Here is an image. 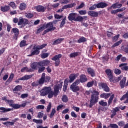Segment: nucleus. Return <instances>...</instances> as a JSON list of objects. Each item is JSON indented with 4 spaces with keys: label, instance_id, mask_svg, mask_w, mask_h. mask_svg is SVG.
Segmentation results:
<instances>
[{
    "label": "nucleus",
    "instance_id": "obj_20",
    "mask_svg": "<svg viewBox=\"0 0 128 128\" xmlns=\"http://www.w3.org/2000/svg\"><path fill=\"white\" fill-rule=\"evenodd\" d=\"M74 6H76V4L73 3L72 4H68L67 5H65L64 6H62V9L63 10H66V8H70Z\"/></svg>",
    "mask_w": 128,
    "mask_h": 128
},
{
    "label": "nucleus",
    "instance_id": "obj_44",
    "mask_svg": "<svg viewBox=\"0 0 128 128\" xmlns=\"http://www.w3.org/2000/svg\"><path fill=\"white\" fill-rule=\"evenodd\" d=\"M14 122H3V124H5V126H14Z\"/></svg>",
    "mask_w": 128,
    "mask_h": 128
},
{
    "label": "nucleus",
    "instance_id": "obj_14",
    "mask_svg": "<svg viewBox=\"0 0 128 128\" xmlns=\"http://www.w3.org/2000/svg\"><path fill=\"white\" fill-rule=\"evenodd\" d=\"M88 14L93 18H96V16H98V12L94 11L88 12Z\"/></svg>",
    "mask_w": 128,
    "mask_h": 128
},
{
    "label": "nucleus",
    "instance_id": "obj_16",
    "mask_svg": "<svg viewBox=\"0 0 128 128\" xmlns=\"http://www.w3.org/2000/svg\"><path fill=\"white\" fill-rule=\"evenodd\" d=\"M80 82H88V78L86 75L82 74L80 76Z\"/></svg>",
    "mask_w": 128,
    "mask_h": 128
},
{
    "label": "nucleus",
    "instance_id": "obj_42",
    "mask_svg": "<svg viewBox=\"0 0 128 128\" xmlns=\"http://www.w3.org/2000/svg\"><path fill=\"white\" fill-rule=\"evenodd\" d=\"M75 22H82V16H76L75 20Z\"/></svg>",
    "mask_w": 128,
    "mask_h": 128
},
{
    "label": "nucleus",
    "instance_id": "obj_26",
    "mask_svg": "<svg viewBox=\"0 0 128 128\" xmlns=\"http://www.w3.org/2000/svg\"><path fill=\"white\" fill-rule=\"evenodd\" d=\"M88 72L92 76H94V70L91 68H88Z\"/></svg>",
    "mask_w": 128,
    "mask_h": 128
},
{
    "label": "nucleus",
    "instance_id": "obj_30",
    "mask_svg": "<svg viewBox=\"0 0 128 128\" xmlns=\"http://www.w3.org/2000/svg\"><path fill=\"white\" fill-rule=\"evenodd\" d=\"M22 88V86L18 85L16 86L14 89H13V92H20V90Z\"/></svg>",
    "mask_w": 128,
    "mask_h": 128
},
{
    "label": "nucleus",
    "instance_id": "obj_11",
    "mask_svg": "<svg viewBox=\"0 0 128 128\" xmlns=\"http://www.w3.org/2000/svg\"><path fill=\"white\" fill-rule=\"evenodd\" d=\"M78 74H71L70 76H69V82L72 83V82H74V80H76V78H78Z\"/></svg>",
    "mask_w": 128,
    "mask_h": 128
},
{
    "label": "nucleus",
    "instance_id": "obj_10",
    "mask_svg": "<svg viewBox=\"0 0 128 128\" xmlns=\"http://www.w3.org/2000/svg\"><path fill=\"white\" fill-rule=\"evenodd\" d=\"M78 16V14L76 13H70L69 14V16H68V20H70V22L74 20V22H76V18Z\"/></svg>",
    "mask_w": 128,
    "mask_h": 128
},
{
    "label": "nucleus",
    "instance_id": "obj_50",
    "mask_svg": "<svg viewBox=\"0 0 128 128\" xmlns=\"http://www.w3.org/2000/svg\"><path fill=\"white\" fill-rule=\"evenodd\" d=\"M51 108H52V103L50 102L47 106L46 112H50Z\"/></svg>",
    "mask_w": 128,
    "mask_h": 128
},
{
    "label": "nucleus",
    "instance_id": "obj_61",
    "mask_svg": "<svg viewBox=\"0 0 128 128\" xmlns=\"http://www.w3.org/2000/svg\"><path fill=\"white\" fill-rule=\"evenodd\" d=\"M110 127L111 128H118V126L116 124H110Z\"/></svg>",
    "mask_w": 128,
    "mask_h": 128
},
{
    "label": "nucleus",
    "instance_id": "obj_13",
    "mask_svg": "<svg viewBox=\"0 0 128 128\" xmlns=\"http://www.w3.org/2000/svg\"><path fill=\"white\" fill-rule=\"evenodd\" d=\"M70 88L74 92H78V90H80V87H78V86H77L76 85H74V84H72L71 85Z\"/></svg>",
    "mask_w": 128,
    "mask_h": 128
},
{
    "label": "nucleus",
    "instance_id": "obj_9",
    "mask_svg": "<svg viewBox=\"0 0 128 128\" xmlns=\"http://www.w3.org/2000/svg\"><path fill=\"white\" fill-rule=\"evenodd\" d=\"M105 72L108 78H110V80L111 82H114V76H112V70L110 69H107L106 70Z\"/></svg>",
    "mask_w": 128,
    "mask_h": 128
},
{
    "label": "nucleus",
    "instance_id": "obj_45",
    "mask_svg": "<svg viewBox=\"0 0 128 128\" xmlns=\"http://www.w3.org/2000/svg\"><path fill=\"white\" fill-rule=\"evenodd\" d=\"M66 16H65L64 18L62 20V22L60 23V28H62L66 24Z\"/></svg>",
    "mask_w": 128,
    "mask_h": 128
},
{
    "label": "nucleus",
    "instance_id": "obj_32",
    "mask_svg": "<svg viewBox=\"0 0 128 128\" xmlns=\"http://www.w3.org/2000/svg\"><path fill=\"white\" fill-rule=\"evenodd\" d=\"M14 74H11L10 75V76L8 79L6 80V82L7 84H10V82H12V80L14 79Z\"/></svg>",
    "mask_w": 128,
    "mask_h": 128
},
{
    "label": "nucleus",
    "instance_id": "obj_52",
    "mask_svg": "<svg viewBox=\"0 0 128 128\" xmlns=\"http://www.w3.org/2000/svg\"><path fill=\"white\" fill-rule=\"evenodd\" d=\"M33 122H36V124H42V120L34 119Z\"/></svg>",
    "mask_w": 128,
    "mask_h": 128
},
{
    "label": "nucleus",
    "instance_id": "obj_2",
    "mask_svg": "<svg viewBox=\"0 0 128 128\" xmlns=\"http://www.w3.org/2000/svg\"><path fill=\"white\" fill-rule=\"evenodd\" d=\"M62 82H61L58 85H56L54 87V91L52 92V90L50 93H48V98H52L54 96H58V92H60L59 90L60 88H62Z\"/></svg>",
    "mask_w": 128,
    "mask_h": 128
},
{
    "label": "nucleus",
    "instance_id": "obj_58",
    "mask_svg": "<svg viewBox=\"0 0 128 128\" xmlns=\"http://www.w3.org/2000/svg\"><path fill=\"white\" fill-rule=\"evenodd\" d=\"M26 42L24 40H22V41H21V42H20V47L22 48L23 46H26Z\"/></svg>",
    "mask_w": 128,
    "mask_h": 128
},
{
    "label": "nucleus",
    "instance_id": "obj_24",
    "mask_svg": "<svg viewBox=\"0 0 128 128\" xmlns=\"http://www.w3.org/2000/svg\"><path fill=\"white\" fill-rule=\"evenodd\" d=\"M126 64H120L119 66L123 70H128V66H126Z\"/></svg>",
    "mask_w": 128,
    "mask_h": 128
},
{
    "label": "nucleus",
    "instance_id": "obj_1",
    "mask_svg": "<svg viewBox=\"0 0 128 128\" xmlns=\"http://www.w3.org/2000/svg\"><path fill=\"white\" fill-rule=\"evenodd\" d=\"M91 94H92L91 95V99L90 100V108H92V106L94 104L98 102V95L100 94L96 90H95L91 91Z\"/></svg>",
    "mask_w": 128,
    "mask_h": 128
},
{
    "label": "nucleus",
    "instance_id": "obj_36",
    "mask_svg": "<svg viewBox=\"0 0 128 128\" xmlns=\"http://www.w3.org/2000/svg\"><path fill=\"white\" fill-rule=\"evenodd\" d=\"M56 108H52L51 113L50 115V118H52V116H54V114H56Z\"/></svg>",
    "mask_w": 128,
    "mask_h": 128
},
{
    "label": "nucleus",
    "instance_id": "obj_19",
    "mask_svg": "<svg viewBox=\"0 0 128 128\" xmlns=\"http://www.w3.org/2000/svg\"><path fill=\"white\" fill-rule=\"evenodd\" d=\"M36 10L37 12H44V10H46V8H44V6H36Z\"/></svg>",
    "mask_w": 128,
    "mask_h": 128
},
{
    "label": "nucleus",
    "instance_id": "obj_41",
    "mask_svg": "<svg viewBox=\"0 0 128 128\" xmlns=\"http://www.w3.org/2000/svg\"><path fill=\"white\" fill-rule=\"evenodd\" d=\"M18 24V26H22V24H24V18H19Z\"/></svg>",
    "mask_w": 128,
    "mask_h": 128
},
{
    "label": "nucleus",
    "instance_id": "obj_31",
    "mask_svg": "<svg viewBox=\"0 0 128 128\" xmlns=\"http://www.w3.org/2000/svg\"><path fill=\"white\" fill-rule=\"evenodd\" d=\"M31 72L32 69L28 68V67H24L21 69V72Z\"/></svg>",
    "mask_w": 128,
    "mask_h": 128
},
{
    "label": "nucleus",
    "instance_id": "obj_5",
    "mask_svg": "<svg viewBox=\"0 0 128 128\" xmlns=\"http://www.w3.org/2000/svg\"><path fill=\"white\" fill-rule=\"evenodd\" d=\"M44 73H43L42 74L41 78L38 80L33 82L32 84V86L36 87V86H38L39 84H44Z\"/></svg>",
    "mask_w": 128,
    "mask_h": 128
},
{
    "label": "nucleus",
    "instance_id": "obj_54",
    "mask_svg": "<svg viewBox=\"0 0 128 128\" xmlns=\"http://www.w3.org/2000/svg\"><path fill=\"white\" fill-rule=\"evenodd\" d=\"M44 30V26H42L37 30L38 34H40L41 32H42Z\"/></svg>",
    "mask_w": 128,
    "mask_h": 128
},
{
    "label": "nucleus",
    "instance_id": "obj_12",
    "mask_svg": "<svg viewBox=\"0 0 128 128\" xmlns=\"http://www.w3.org/2000/svg\"><path fill=\"white\" fill-rule=\"evenodd\" d=\"M126 78L124 77L120 81V86L122 88H124V86H126Z\"/></svg>",
    "mask_w": 128,
    "mask_h": 128
},
{
    "label": "nucleus",
    "instance_id": "obj_18",
    "mask_svg": "<svg viewBox=\"0 0 128 128\" xmlns=\"http://www.w3.org/2000/svg\"><path fill=\"white\" fill-rule=\"evenodd\" d=\"M12 32L14 34L16 38H17L18 36V34H20V30L18 29V28H13L12 29Z\"/></svg>",
    "mask_w": 128,
    "mask_h": 128
},
{
    "label": "nucleus",
    "instance_id": "obj_4",
    "mask_svg": "<svg viewBox=\"0 0 128 128\" xmlns=\"http://www.w3.org/2000/svg\"><path fill=\"white\" fill-rule=\"evenodd\" d=\"M52 92V88L50 87L45 86L40 91V96H46Z\"/></svg>",
    "mask_w": 128,
    "mask_h": 128
},
{
    "label": "nucleus",
    "instance_id": "obj_56",
    "mask_svg": "<svg viewBox=\"0 0 128 128\" xmlns=\"http://www.w3.org/2000/svg\"><path fill=\"white\" fill-rule=\"evenodd\" d=\"M50 60H44L42 62V64L44 66H48V64H50Z\"/></svg>",
    "mask_w": 128,
    "mask_h": 128
},
{
    "label": "nucleus",
    "instance_id": "obj_49",
    "mask_svg": "<svg viewBox=\"0 0 128 128\" xmlns=\"http://www.w3.org/2000/svg\"><path fill=\"white\" fill-rule=\"evenodd\" d=\"M78 13L81 16H84V14H86V10H80V11H78Z\"/></svg>",
    "mask_w": 128,
    "mask_h": 128
},
{
    "label": "nucleus",
    "instance_id": "obj_55",
    "mask_svg": "<svg viewBox=\"0 0 128 128\" xmlns=\"http://www.w3.org/2000/svg\"><path fill=\"white\" fill-rule=\"evenodd\" d=\"M38 72L40 74V72H42L44 70H46V68L44 66H42V67H38Z\"/></svg>",
    "mask_w": 128,
    "mask_h": 128
},
{
    "label": "nucleus",
    "instance_id": "obj_34",
    "mask_svg": "<svg viewBox=\"0 0 128 128\" xmlns=\"http://www.w3.org/2000/svg\"><path fill=\"white\" fill-rule=\"evenodd\" d=\"M78 54H80L79 52H75L70 54V58H76V56H78Z\"/></svg>",
    "mask_w": 128,
    "mask_h": 128
},
{
    "label": "nucleus",
    "instance_id": "obj_15",
    "mask_svg": "<svg viewBox=\"0 0 128 128\" xmlns=\"http://www.w3.org/2000/svg\"><path fill=\"white\" fill-rule=\"evenodd\" d=\"M32 75H25L24 76L22 77L21 78H19V80H30V78H32Z\"/></svg>",
    "mask_w": 128,
    "mask_h": 128
},
{
    "label": "nucleus",
    "instance_id": "obj_64",
    "mask_svg": "<svg viewBox=\"0 0 128 128\" xmlns=\"http://www.w3.org/2000/svg\"><path fill=\"white\" fill-rule=\"evenodd\" d=\"M21 98H28V94H21Z\"/></svg>",
    "mask_w": 128,
    "mask_h": 128
},
{
    "label": "nucleus",
    "instance_id": "obj_60",
    "mask_svg": "<svg viewBox=\"0 0 128 128\" xmlns=\"http://www.w3.org/2000/svg\"><path fill=\"white\" fill-rule=\"evenodd\" d=\"M118 38H120V34L114 36L112 38V40L114 41V42H116V40H118Z\"/></svg>",
    "mask_w": 128,
    "mask_h": 128
},
{
    "label": "nucleus",
    "instance_id": "obj_46",
    "mask_svg": "<svg viewBox=\"0 0 128 128\" xmlns=\"http://www.w3.org/2000/svg\"><path fill=\"white\" fill-rule=\"evenodd\" d=\"M48 56H50V54L48 53H43L41 55V58H48Z\"/></svg>",
    "mask_w": 128,
    "mask_h": 128
},
{
    "label": "nucleus",
    "instance_id": "obj_22",
    "mask_svg": "<svg viewBox=\"0 0 128 128\" xmlns=\"http://www.w3.org/2000/svg\"><path fill=\"white\" fill-rule=\"evenodd\" d=\"M38 66H40V64H38V62H34L31 64L30 66L33 70H38Z\"/></svg>",
    "mask_w": 128,
    "mask_h": 128
},
{
    "label": "nucleus",
    "instance_id": "obj_27",
    "mask_svg": "<svg viewBox=\"0 0 128 128\" xmlns=\"http://www.w3.org/2000/svg\"><path fill=\"white\" fill-rule=\"evenodd\" d=\"M20 10H26V3H22L20 4V6H19Z\"/></svg>",
    "mask_w": 128,
    "mask_h": 128
},
{
    "label": "nucleus",
    "instance_id": "obj_48",
    "mask_svg": "<svg viewBox=\"0 0 128 128\" xmlns=\"http://www.w3.org/2000/svg\"><path fill=\"white\" fill-rule=\"evenodd\" d=\"M6 104H8L10 106L12 107L14 105V100H7V102H6Z\"/></svg>",
    "mask_w": 128,
    "mask_h": 128
},
{
    "label": "nucleus",
    "instance_id": "obj_51",
    "mask_svg": "<svg viewBox=\"0 0 128 128\" xmlns=\"http://www.w3.org/2000/svg\"><path fill=\"white\" fill-rule=\"evenodd\" d=\"M114 95L112 94L110 98H109V100L108 101V104H112V100H114Z\"/></svg>",
    "mask_w": 128,
    "mask_h": 128
},
{
    "label": "nucleus",
    "instance_id": "obj_23",
    "mask_svg": "<svg viewBox=\"0 0 128 128\" xmlns=\"http://www.w3.org/2000/svg\"><path fill=\"white\" fill-rule=\"evenodd\" d=\"M0 110H1V112H10V110H12V108H6L4 107H0Z\"/></svg>",
    "mask_w": 128,
    "mask_h": 128
},
{
    "label": "nucleus",
    "instance_id": "obj_57",
    "mask_svg": "<svg viewBox=\"0 0 128 128\" xmlns=\"http://www.w3.org/2000/svg\"><path fill=\"white\" fill-rule=\"evenodd\" d=\"M96 8H98V5L95 4L92 6L90 8L89 10H96Z\"/></svg>",
    "mask_w": 128,
    "mask_h": 128
},
{
    "label": "nucleus",
    "instance_id": "obj_6",
    "mask_svg": "<svg viewBox=\"0 0 128 128\" xmlns=\"http://www.w3.org/2000/svg\"><path fill=\"white\" fill-rule=\"evenodd\" d=\"M46 26L47 29L44 31V34H46L47 32H52V30H56V28L54 27V24H52V22L48 23Z\"/></svg>",
    "mask_w": 128,
    "mask_h": 128
},
{
    "label": "nucleus",
    "instance_id": "obj_40",
    "mask_svg": "<svg viewBox=\"0 0 128 128\" xmlns=\"http://www.w3.org/2000/svg\"><path fill=\"white\" fill-rule=\"evenodd\" d=\"M12 108H13L14 110H18V108H20V105L19 104H13Z\"/></svg>",
    "mask_w": 128,
    "mask_h": 128
},
{
    "label": "nucleus",
    "instance_id": "obj_28",
    "mask_svg": "<svg viewBox=\"0 0 128 128\" xmlns=\"http://www.w3.org/2000/svg\"><path fill=\"white\" fill-rule=\"evenodd\" d=\"M62 40H64V39L62 38L57 39L56 40H54L52 44L53 45L58 44H60L62 42Z\"/></svg>",
    "mask_w": 128,
    "mask_h": 128
},
{
    "label": "nucleus",
    "instance_id": "obj_47",
    "mask_svg": "<svg viewBox=\"0 0 128 128\" xmlns=\"http://www.w3.org/2000/svg\"><path fill=\"white\" fill-rule=\"evenodd\" d=\"M25 16L26 18H32L34 17V14H32L28 13L26 14Z\"/></svg>",
    "mask_w": 128,
    "mask_h": 128
},
{
    "label": "nucleus",
    "instance_id": "obj_53",
    "mask_svg": "<svg viewBox=\"0 0 128 128\" xmlns=\"http://www.w3.org/2000/svg\"><path fill=\"white\" fill-rule=\"evenodd\" d=\"M36 110H44V106L38 105L36 106Z\"/></svg>",
    "mask_w": 128,
    "mask_h": 128
},
{
    "label": "nucleus",
    "instance_id": "obj_8",
    "mask_svg": "<svg viewBox=\"0 0 128 128\" xmlns=\"http://www.w3.org/2000/svg\"><path fill=\"white\" fill-rule=\"evenodd\" d=\"M98 86L100 88H102L103 90L106 92H110V88L106 84H104L103 82H100L98 84Z\"/></svg>",
    "mask_w": 128,
    "mask_h": 128
},
{
    "label": "nucleus",
    "instance_id": "obj_3",
    "mask_svg": "<svg viewBox=\"0 0 128 128\" xmlns=\"http://www.w3.org/2000/svg\"><path fill=\"white\" fill-rule=\"evenodd\" d=\"M47 44H43L40 46H34L33 48V50L31 51V54L28 55V56H32L38 55L40 54V50H42L46 46Z\"/></svg>",
    "mask_w": 128,
    "mask_h": 128
},
{
    "label": "nucleus",
    "instance_id": "obj_37",
    "mask_svg": "<svg viewBox=\"0 0 128 128\" xmlns=\"http://www.w3.org/2000/svg\"><path fill=\"white\" fill-rule=\"evenodd\" d=\"M44 82H50V77L48 76H46V74H44Z\"/></svg>",
    "mask_w": 128,
    "mask_h": 128
},
{
    "label": "nucleus",
    "instance_id": "obj_21",
    "mask_svg": "<svg viewBox=\"0 0 128 128\" xmlns=\"http://www.w3.org/2000/svg\"><path fill=\"white\" fill-rule=\"evenodd\" d=\"M10 8V6H1L0 10L4 12H8Z\"/></svg>",
    "mask_w": 128,
    "mask_h": 128
},
{
    "label": "nucleus",
    "instance_id": "obj_17",
    "mask_svg": "<svg viewBox=\"0 0 128 128\" xmlns=\"http://www.w3.org/2000/svg\"><path fill=\"white\" fill-rule=\"evenodd\" d=\"M106 6H108V4L105 2H100L97 4L98 8H104Z\"/></svg>",
    "mask_w": 128,
    "mask_h": 128
},
{
    "label": "nucleus",
    "instance_id": "obj_35",
    "mask_svg": "<svg viewBox=\"0 0 128 128\" xmlns=\"http://www.w3.org/2000/svg\"><path fill=\"white\" fill-rule=\"evenodd\" d=\"M84 42H86V38L84 37H82L78 40V44Z\"/></svg>",
    "mask_w": 128,
    "mask_h": 128
},
{
    "label": "nucleus",
    "instance_id": "obj_29",
    "mask_svg": "<svg viewBox=\"0 0 128 128\" xmlns=\"http://www.w3.org/2000/svg\"><path fill=\"white\" fill-rule=\"evenodd\" d=\"M100 98H108L110 96V94L108 93H104L100 96Z\"/></svg>",
    "mask_w": 128,
    "mask_h": 128
},
{
    "label": "nucleus",
    "instance_id": "obj_25",
    "mask_svg": "<svg viewBox=\"0 0 128 128\" xmlns=\"http://www.w3.org/2000/svg\"><path fill=\"white\" fill-rule=\"evenodd\" d=\"M125 98H126V100L124 102L125 104H126L128 102V92H127L126 94L124 95L121 98L120 100H124Z\"/></svg>",
    "mask_w": 128,
    "mask_h": 128
},
{
    "label": "nucleus",
    "instance_id": "obj_62",
    "mask_svg": "<svg viewBox=\"0 0 128 128\" xmlns=\"http://www.w3.org/2000/svg\"><path fill=\"white\" fill-rule=\"evenodd\" d=\"M80 80H76L73 84H74L75 86H78V84H80Z\"/></svg>",
    "mask_w": 128,
    "mask_h": 128
},
{
    "label": "nucleus",
    "instance_id": "obj_33",
    "mask_svg": "<svg viewBox=\"0 0 128 128\" xmlns=\"http://www.w3.org/2000/svg\"><path fill=\"white\" fill-rule=\"evenodd\" d=\"M62 100L63 102H68V96L66 95H63L62 98Z\"/></svg>",
    "mask_w": 128,
    "mask_h": 128
},
{
    "label": "nucleus",
    "instance_id": "obj_59",
    "mask_svg": "<svg viewBox=\"0 0 128 128\" xmlns=\"http://www.w3.org/2000/svg\"><path fill=\"white\" fill-rule=\"evenodd\" d=\"M9 5L10 6H11V8H14H14H16V4H14V2H11L9 4Z\"/></svg>",
    "mask_w": 128,
    "mask_h": 128
},
{
    "label": "nucleus",
    "instance_id": "obj_39",
    "mask_svg": "<svg viewBox=\"0 0 128 128\" xmlns=\"http://www.w3.org/2000/svg\"><path fill=\"white\" fill-rule=\"evenodd\" d=\"M122 40H120V41L112 45V48H114L115 46H120V44H122Z\"/></svg>",
    "mask_w": 128,
    "mask_h": 128
},
{
    "label": "nucleus",
    "instance_id": "obj_38",
    "mask_svg": "<svg viewBox=\"0 0 128 128\" xmlns=\"http://www.w3.org/2000/svg\"><path fill=\"white\" fill-rule=\"evenodd\" d=\"M94 84V81L92 80V82H88L86 84L87 88H92Z\"/></svg>",
    "mask_w": 128,
    "mask_h": 128
},
{
    "label": "nucleus",
    "instance_id": "obj_63",
    "mask_svg": "<svg viewBox=\"0 0 128 128\" xmlns=\"http://www.w3.org/2000/svg\"><path fill=\"white\" fill-rule=\"evenodd\" d=\"M43 116H44V113H42V112H39L38 113V115L37 116V118H42Z\"/></svg>",
    "mask_w": 128,
    "mask_h": 128
},
{
    "label": "nucleus",
    "instance_id": "obj_43",
    "mask_svg": "<svg viewBox=\"0 0 128 128\" xmlns=\"http://www.w3.org/2000/svg\"><path fill=\"white\" fill-rule=\"evenodd\" d=\"M98 104H100V106H106V104H108V103L106 102H104L102 100L99 102Z\"/></svg>",
    "mask_w": 128,
    "mask_h": 128
},
{
    "label": "nucleus",
    "instance_id": "obj_7",
    "mask_svg": "<svg viewBox=\"0 0 128 128\" xmlns=\"http://www.w3.org/2000/svg\"><path fill=\"white\" fill-rule=\"evenodd\" d=\"M62 58V54H59L58 55L55 56L54 58H52V60H54L55 62V64L56 66H58L60 64V58Z\"/></svg>",
    "mask_w": 128,
    "mask_h": 128
}]
</instances>
